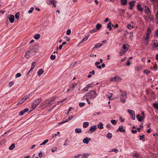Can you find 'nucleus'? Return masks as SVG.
<instances>
[{
	"label": "nucleus",
	"mask_w": 158,
	"mask_h": 158,
	"mask_svg": "<svg viewBox=\"0 0 158 158\" xmlns=\"http://www.w3.org/2000/svg\"><path fill=\"white\" fill-rule=\"evenodd\" d=\"M145 12L146 14H148L150 12V10L149 8L147 7V6H145Z\"/></svg>",
	"instance_id": "a211bd4d"
},
{
	"label": "nucleus",
	"mask_w": 158,
	"mask_h": 158,
	"mask_svg": "<svg viewBox=\"0 0 158 158\" xmlns=\"http://www.w3.org/2000/svg\"><path fill=\"white\" fill-rule=\"evenodd\" d=\"M43 156V154L41 152H39V156L41 158Z\"/></svg>",
	"instance_id": "680f3d73"
},
{
	"label": "nucleus",
	"mask_w": 158,
	"mask_h": 158,
	"mask_svg": "<svg viewBox=\"0 0 158 158\" xmlns=\"http://www.w3.org/2000/svg\"><path fill=\"white\" fill-rule=\"evenodd\" d=\"M102 27V25L99 23H98L96 26V29L97 30H99Z\"/></svg>",
	"instance_id": "6ab92c4d"
},
{
	"label": "nucleus",
	"mask_w": 158,
	"mask_h": 158,
	"mask_svg": "<svg viewBox=\"0 0 158 158\" xmlns=\"http://www.w3.org/2000/svg\"><path fill=\"white\" fill-rule=\"evenodd\" d=\"M79 105L80 107H82L85 105V103L84 102H80Z\"/></svg>",
	"instance_id": "79ce46f5"
},
{
	"label": "nucleus",
	"mask_w": 158,
	"mask_h": 158,
	"mask_svg": "<svg viewBox=\"0 0 158 158\" xmlns=\"http://www.w3.org/2000/svg\"><path fill=\"white\" fill-rule=\"evenodd\" d=\"M39 47H38V45H35L33 47V49H35V50H37L38 49Z\"/></svg>",
	"instance_id": "8fccbe9b"
},
{
	"label": "nucleus",
	"mask_w": 158,
	"mask_h": 158,
	"mask_svg": "<svg viewBox=\"0 0 158 158\" xmlns=\"http://www.w3.org/2000/svg\"><path fill=\"white\" fill-rule=\"evenodd\" d=\"M29 109L28 108H26L25 109H24L23 110V112L24 113L28 111H29Z\"/></svg>",
	"instance_id": "bf43d9fd"
},
{
	"label": "nucleus",
	"mask_w": 158,
	"mask_h": 158,
	"mask_svg": "<svg viewBox=\"0 0 158 158\" xmlns=\"http://www.w3.org/2000/svg\"><path fill=\"white\" fill-rule=\"evenodd\" d=\"M98 128L101 129L103 128V127L102 123L101 122L98 125Z\"/></svg>",
	"instance_id": "4be33fe9"
},
{
	"label": "nucleus",
	"mask_w": 158,
	"mask_h": 158,
	"mask_svg": "<svg viewBox=\"0 0 158 158\" xmlns=\"http://www.w3.org/2000/svg\"><path fill=\"white\" fill-rule=\"evenodd\" d=\"M40 102L41 99H37L33 102L31 106L32 110H34L36 108Z\"/></svg>",
	"instance_id": "f03ea898"
},
{
	"label": "nucleus",
	"mask_w": 158,
	"mask_h": 158,
	"mask_svg": "<svg viewBox=\"0 0 158 158\" xmlns=\"http://www.w3.org/2000/svg\"><path fill=\"white\" fill-rule=\"evenodd\" d=\"M57 148L56 147H55L53 148L52 149V152H54L55 151L57 150Z\"/></svg>",
	"instance_id": "a18cd8bd"
},
{
	"label": "nucleus",
	"mask_w": 158,
	"mask_h": 158,
	"mask_svg": "<svg viewBox=\"0 0 158 158\" xmlns=\"http://www.w3.org/2000/svg\"><path fill=\"white\" fill-rule=\"evenodd\" d=\"M36 65V62L35 61H33L31 64V68L34 69V67Z\"/></svg>",
	"instance_id": "e433bc0d"
},
{
	"label": "nucleus",
	"mask_w": 158,
	"mask_h": 158,
	"mask_svg": "<svg viewBox=\"0 0 158 158\" xmlns=\"http://www.w3.org/2000/svg\"><path fill=\"white\" fill-rule=\"evenodd\" d=\"M110 20V19L107 18H106V19L104 21V22L105 23H106V22H107V21H109V20Z\"/></svg>",
	"instance_id": "338daca9"
},
{
	"label": "nucleus",
	"mask_w": 158,
	"mask_h": 158,
	"mask_svg": "<svg viewBox=\"0 0 158 158\" xmlns=\"http://www.w3.org/2000/svg\"><path fill=\"white\" fill-rule=\"evenodd\" d=\"M128 111L131 116V118L132 119L135 120V116L134 111L131 110H128Z\"/></svg>",
	"instance_id": "7ed1b4c3"
},
{
	"label": "nucleus",
	"mask_w": 158,
	"mask_h": 158,
	"mask_svg": "<svg viewBox=\"0 0 158 158\" xmlns=\"http://www.w3.org/2000/svg\"><path fill=\"white\" fill-rule=\"evenodd\" d=\"M24 114V113L23 112V110H22L21 111H20L19 113V116H22L23 115V114Z\"/></svg>",
	"instance_id": "13d9d810"
},
{
	"label": "nucleus",
	"mask_w": 158,
	"mask_h": 158,
	"mask_svg": "<svg viewBox=\"0 0 158 158\" xmlns=\"http://www.w3.org/2000/svg\"><path fill=\"white\" fill-rule=\"evenodd\" d=\"M119 79L120 80L121 78L118 76H115L114 78H110V80L113 81H118Z\"/></svg>",
	"instance_id": "20e7f679"
},
{
	"label": "nucleus",
	"mask_w": 158,
	"mask_h": 158,
	"mask_svg": "<svg viewBox=\"0 0 158 158\" xmlns=\"http://www.w3.org/2000/svg\"><path fill=\"white\" fill-rule=\"evenodd\" d=\"M156 35L158 37V30L155 32Z\"/></svg>",
	"instance_id": "774afa93"
},
{
	"label": "nucleus",
	"mask_w": 158,
	"mask_h": 158,
	"mask_svg": "<svg viewBox=\"0 0 158 158\" xmlns=\"http://www.w3.org/2000/svg\"><path fill=\"white\" fill-rule=\"evenodd\" d=\"M97 128L96 126H93L90 127V129L89 131H91L92 132H94L96 130Z\"/></svg>",
	"instance_id": "1a4fd4ad"
},
{
	"label": "nucleus",
	"mask_w": 158,
	"mask_h": 158,
	"mask_svg": "<svg viewBox=\"0 0 158 158\" xmlns=\"http://www.w3.org/2000/svg\"><path fill=\"white\" fill-rule=\"evenodd\" d=\"M83 156L82 157V158H87L88 157V154L86 153H84L83 154Z\"/></svg>",
	"instance_id": "37998d69"
},
{
	"label": "nucleus",
	"mask_w": 158,
	"mask_h": 158,
	"mask_svg": "<svg viewBox=\"0 0 158 158\" xmlns=\"http://www.w3.org/2000/svg\"><path fill=\"white\" fill-rule=\"evenodd\" d=\"M15 144L14 143H12L11 145L9 147V149L10 150H12L15 147Z\"/></svg>",
	"instance_id": "a878e982"
},
{
	"label": "nucleus",
	"mask_w": 158,
	"mask_h": 158,
	"mask_svg": "<svg viewBox=\"0 0 158 158\" xmlns=\"http://www.w3.org/2000/svg\"><path fill=\"white\" fill-rule=\"evenodd\" d=\"M153 106L156 109L158 110V103H155L153 104Z\"/></svg>",
	"instance_id": "c85d7f7f"
},
{
	"label": "nucleus",
	"mask_w": 158,
	"mask_h": 158,
	"mask_svg": "<svg viewBox=\"0 0 158 158\" xmlns=\"http://www.w3.org/2000/svg\"><path fill=\"white\" fill-rule=\"evenodd\" d=\"M133 156L134 157H136V158H138L139 157V155L136 153H134L133 155Z\"/></svg>",
	"instance_id": "6e6d98bb"
},
{
	"label": "nucleus",
	"mask_w": 158,
	"mask_h": 158,
	"mask_svg": "<svg viewBox=\"0 0 158 158\" xmlns=\"http://www.w3.org/2000/svg\"><path fill=\"white\" fill-rule=\"evenodd\" d=\"M33 10H34L33 7L31 8V9L30 10H29L28 11L29 13L30 14V13H31L32 12Z\"/></svg>",
	"instance_id": "de8ad7c7"
},
{
	"label": "nucleus",
	"mask_w": 158,
	"mask_h": 158,
	"mask_svg": "<svg viewBox=\"0 0 158 158\" xmlns=\"http://www.w3.org/2000/svg\"><path fill=\"white\" fill-rule=\"evenodd\" d=\"M150 71L148 70H145L143 71V73L147 74H148V73H150Z\"/></svg>",
	"instance_id": "ea45409f"
},
{
	"label": "nucleus",
	"mask_w": 158,
	"mask_h": 158,
	"mask_svg": "<svg viewBox=\"0 0 158 158\" xmlns=\"http://www.w3.org/2000/svg\"><path fill=\"white\" fill-rule=\"evenodd\" d=\"M40 37V35L39 34H37L35 35L34 37V38L36 40H38Z\"/></svg>",
	"instance_id": "5701e85b"
},
{
	"label": "nucleus",
	"mask_w": 158,
	"mask_h": 158,
	"mask_svg": "<svg viewBox=\"0 0 158 158\" xmlns=\"http://www.w3.org/2000/svg\"><path fill=\"white\" fill-rule=\"evenodd\" d=\"M19 13L18 12L16 13L15 15V18L17 19H19Z\"/></svg>",
	"instance_id": "2f4dec72"
},
{
	"label": "nucleus",
	"mask_w": 158,
	"mask_h": 158,
	"mask_svg": "<svg viewBox=\"0 0 158 158\" xmlns=\"http://www.w3.org/2000/svg\"><path fill=\"white\" fill-rule=\"evenodd\" d=\"M30 52V51H27L26 52V54L25 55V56L26 57L28 58L30 56L29 55V53Z\"/></svg>",
	"instance_id": "c756f323"
},
{
	"label": "nucleus",
	"mask_w": 158,
	"mask_h": 158,
	"mask_svg": "<svg viewBox=\"0 0 158 158\" xmlns=\"http://www.w3.org/2000/svg\"><path fill=\"white\" fill-rule=\"evenodd\" d=\"M127 27L129 29H131L133 27V26L131 24H128L127 26Z\"/></svg>",
	"instance_id": "a19ab883"
},
{
	"label": "nucleus",
	"mask_w": 158,
	"mask_h": 158,
	"mask_svg": "<svg viewBox=\"0 0 158 158\" xmlns=\"http://www.w3.org/2000/svg\"><path fill=\"white\" fill-rule=\"evenodd\" d=\"M54 2V0H47V3L48 5L51 4H52V3H53Z\"/></svg>",
	"instance_id": "aec40b11"
},
{
	"label": "nucleus",
	"mask_w": 158,
	"mask_h": 158,
	"mask_svg": "<svg viewBox=\"0 0 158 158\" xmlns=\"http://www.w3.org/2000/svg\"><path fill=\"white\" fill-rule=\"evenodd\" d=\"M73 118V115H71L70 117H69L68 119H67L65 121H62L61 122L59 123V125H60L64 123L65 122H68L70 121V120L72 119Z\"/></svg>",
	"instance_id": "0eeeda50"
},
{
	"label": "nucleus",
	"mask_w": 158,
	"mask_h": 158,
	"mask_svg": "<svg viewBox=\"0 0 158 158\" xmlns=\"http://www.w3.org/2000/svg\"><path fill=\"white\" fill-rule=\"evenodd\" d=\"M136 118L138 120L139 122H141L142 120H143L141 116L139 114H138L137 115Z\"/></svg>",
	"instance_id": "f8f14e48"
},
{
	"label": "nucleus",
	"mask_w": 158,
	"mask_h": 158,
	"mask_svg": "<svg viewBox=\"0 0 158 158\" xmlns=\"http://www.w3.org/2000/svg\"><path fill=\"white\" fill-rule=\"evenodd\" d=\"M24 102V100H23V99L22 98L19 101L18 104H22Z\"/></svg>",
	"instance_id": "58836bf2"
},
{
	"label": "nucleus",
	"mask_w": 158,
	"mask_h": 158,
	"mask_svg": "<svg viewBox=\"0 0 158 158\" xmlns=\"http://www.w3.org/2000/svg\"><path fill=\"white\" fill-rule=\"evenodd\" d=\"M100 64V62H95V64L97 68L99 69H101V66L99 65V64Z\"/></svg>",
	"instance_id": "4468645a"
},
{
	"label": "nucleus",
	"mask_w": 158,
	"mask_h": 158,
	"mask_svg": "<svg viewBox=\"0 0 158 158\" xmlns=\"http://www.w3.org/2000/svg\"><path fill=\"white\" fill-rule=\"evenodd\" d=\"M21 73H18L16 74V75L15 76V77L16 78L19 77H20V76H21Z\"/></svg>",
	"instance_id": "09e8293b"
},
{
	"label": "nucleus",
	"mask_w": 158,
	"mask_h": 158,
	"mask_svg": "<svg viewBox=\"0 0 158 158\" xmlns=\"http://www.w3.org/2000/svg\"><path fill=\"white\" fill-rule=\"evenodd\" d=\"M140 138L139 139L140 140H144L145 137V135H140L139 136Z\"/></svg>",
	"instance_id": "473e14b6"
},
{
	"label": "nucleus",
	"mask_w": 158,
	"mask_h": 158,
	"mask_svg": "<svg viewBox=\"0 0 158 158\" xmlns=\"http://www.w3.org/2000/svg\"><path fill=\"white\" fill-rule=\"evenodd\" d=\"M102 44L98 43L96 44L93 49H94L95 48H98L102 46Z\"/></svg>",
	"instance_id": "6e6552de"
},
{
	"label": "nucleus",
	"mask_w": 158,
	"mask_h": 158,
	"mask_svg": "<svg viewBox=\"0 0 158 158\" xmlns=\"http://www.w3.org/2000/svg\"><path fill=\"white\" fill-rule=\"evenodd\" d=\"M137 7L139 10L141 11H142L143 8L141 7V5L140 4H138L137 5Z\"/></svg>",
	"instance_id": "bb28decb"
},
{
	"label": "nucleus",
	"mask_w": 158,
	"mask_h": 158,
	"mask_svg": "<svg viewBox=\"0 0 158 158\" xmlns=\"http://www.w3.org/2000/svg\"><path fill=\"white\" fill-rule=\"evenodd\" d=\"M29 97V95H27L25 96H24L23 98H22L24 100V101H25L26 100H27V99Z\"/></svg>",
	"instance_id": "4c0bfd02"
},
{
	"label": "nucleus",
	"mask_w": 158,
	"mask_h": 158,
	"mask_svg": "<svg viewBox=\"0 0 158 158\" xmlns=\"http://www.w3.org/2000/svg\"><path fill=\"white\" fill-rule=\"evenodd\" d=\"M14 84V82L13 81H11L9 83V85L10 87L12 85Z\"/></svg>",
	"instance_id": "603ef678"
},
{
	"label": "nucleus",
	"mask_w": 158,
	"mask_h": 158,
	"mask_svg": "<svg viewBox=\"0 0 158 158\" xmlns=\"http://www.w3.org/2000/svg\"><path fill=\"white\" fill-rule=\"evenodd\" d=\"M8 19L10 23H13L15 19L14 15H10L9 17H8Z\"/></svg>",
	"instance_id": "39448f33"
},
{
	"label": "nucleus",
	"mask_w": 158,
	"mask_h": 158,
	"mask_svg": "<svg viewBox=\"0 0 158 158\" xmlns=\"http://www.w3.org/2000/svg\"><path fill=\"white\" fill-rule=\"evenodd\" d=\"M111 122L113 125H115L117 123V121L116 120L114 119H112L111 120Z\"/></svg>",
	"instance_id": "f704fd0d"
},
{
	"label": "nucleus",
	"mask_w": 158,
	"mask_h": 158,
	"mask_svg": "<svg viewBox=\"0 0 158 158\" xmlns=\"http://www.w3.org/2000/svg\"><path fill=\"white\" fill-rule=\"evenodd\" d=\"M121 4L122 5H125L127 3V0H120Z\"/></svg>",
	"instance_id": "f3484780"
},
{
	"label": "nucleus",
	"mask_w": 158,
	"mask_h": 158,
	"mask_svg": "<svg viewBox=\"0 0 158 158\" xmlns=\"http://www.w3.org/2000/svg\"><path fill=\"white\" fill-rule=\"evenodd\" d=\"M107 28H109V30L110 31H111L112 29V28L111 27V26L109 25V24H107Z\"/></svg>",
	"instance_id": "3c124183"
},
{
	"label": "nucleus",
	"mask_w": 158,
	"mask_h": 158,
	"mask_svg": "<svg viewBox=\"0 0 158 158\" xmlns=\"http://www.w3.org/2000/svg\"><path fill=\"white\" fill-rule=\"evenodd\" d=\"M83 98H84V99H85L86 100L88 103L89 104H90V102L89 100V99L88 97H87V96H84Z\"/></svg>",
	"instance_id": "cd10ccee"
},
{
	"label": "nucleus",
	"mask_w": 158,
	"mask_h": 158,
	"mask_svg": "<svg viewBox=\"0 0 158 158\" xmlns=\"http://www.w3.org/2000/svg\"><path fill=\"white\" fill-rule=\"evenodd\" d=\"M121 101L123 103L125 101V98L123 97H121Z\"/></svg>",
	"instance_id": "c03bdc74"
},
{
	"label": "nucleus",
	"mask_w": 158,
	"mask_h": 158,
	"mask_svg": "<svg viewBox=\"0 0 158 158\" xmlns=\"http://www.w3.org/2000/svg\"><path fill=\"white\" fill-rule=\"evenodd\" d=\"M71 32V30L70 29H68L67 31L66 34L67 35H69Z\"/></svg>",
	"instance_id": "49530a36"
},
{
	"label": "nucleus",
	"mask_w": 158,
	"mask_h": 158,
	"mask_svg": "<svg viewBox=\"0 0 158 158\" xmlns=\"http://www.w3.org/2000/svg\"><path fill=\"white\" fill-rule=\"evenodd\" d=\"M75 131L76 133H81L82 131L81 128H76L75 130Z\"/></svg>",
	"instance_id": "2eb2a0df"
},
{
	"label": "nucleus",
	"mask_w": 158,
	"mask_h": 158,
	"mask_svg": "<svg viewBox=\"0 0 158 158\" xmlns=\"http://www.w3.org/2000/svg\"><path fill=\"white\" fill-rule=\"evenodd\" d=\"M135 2V1H133L132 2H130L129 3L130 4V6L129 7V9L130 10H131L133 8V6L134 5V2Z\"/></svg>",
	"instance_id": "ddd939ff"
},
{
	"label": "nucleus",
	"mask_w": 158,
	"mask_h": 158,
	"mask_svg": "<svg viewBox=\"0 0 158 158\" xmlns=\"http://www.w3.org/2000/svg\"><path fill=\"white\" fill-rule=\"evenodd\" d=\"M77 85V84H73L70 86V89H71V90H73L75 88V87Z\"/></svg>",
	"instance_id": "b1692460"
},
{
	"label": "nucleus",
	"mask_w": 158,
	"mask_h": 158,
	"mask_svg": "<svg viewBox=\"0 0 158 158\" xmlns=\"http://www.w3.org/2000/svg\"><path fill=\"white\" fill-rule=\"evenodd\" d=\"M154 46L155 47H158V44L156 43H154Z\"/></svg>",
	"instance_id": "69168bd1"
},
{
	"label": "nucleus",
	"mask_w": 158,
	"mask_h": 158,
	"mask_svg": "<svg viewBox=\"0 0 158 158\" xmlns=\"http://www.w3.org/2000/svg\"><path fill=\"white\" fill-rule=\"evenodd\" d=\"M107 137L109 139H111L112 137V134L110 133H109L107 135Z\"/></svg>",
	"instance_id": "7c9ffc66"
},
{
	"label": "nucleus",
	"mask_w": 158,
	"mask_h": 158,
	"mask_svg": "<svg viewBox=\"0 0 158 158\" xmlns=\"http://www.w3.org/2000/svg\"><path fill=\"white\" fill-rule=\"evenodd\" d=\"M127 94L126 92L125 91H124L122 92V93L121 94V97H126Z\"/></svg>",
	"instance_id": "393cba45"
},
{
	"label": "nucleus",
	"mask_w": 158,
	"mask_h": 158,
	"mask_svg": "<svg viewBox=\"0 0 158 158\" xmlns=\"http://www.w3.org/2000/svg\"><path fill=\"white\" fill-rule=\"evenodd\" d=\"M131 131L132 133H136L137 132L136 130H131Z\"/></svg>",
	"instance_id": "0e129e2a"
},
{
	"label": "nucleus",
	"mask_w": 158,
	"mask_h": 158,
	"mask_svg": "<svg viewBox=\"0 0 158 158\" xmlns=\"http://www.w3.org/2000/svg\"><path fill=\"white\" fill-rule=\"evenodd\" d=\"M125 53V52L124 51H123L122 52H119V55L120 56H122L123 55V54H124Z\"/></svg>",
	"instance_id": "052dcab7"
},
{
	"label": "nucleus",
	"mask_w": 158,
	"mask_h": 158,
	"mask_svg": "<svg viewBox=\"0 0 158 158\" xmlns=\"http://www.w3.org/2000/svg\"><path fill=\"white\" fill-rule=\"evenodd\" d=\"M97 30L96 29H93L91 31L90 33H93L94 32L97 31Z\"/></svg>",
	"instance_id": "e2e57ef3"
},
{
	"label": "nucleus",
	"mask_w": 158,
	"mask_h": 158,
	"mask_svg": "<svg viewBox=\"0 0 158 158\" xmlns=\"http://www.w3.org/2000/svg\"><path fill=\"white\" fill-rule=\"evenodd\" d=\"M112 26L114 27V28H116L118 27V24H116L115 25H111Z\"/></svg>",
	"instance_id": "4d7b16f0"
},
{
	"label": "nucleus",
	"mask_w": 158,
	"mask_h": 158,
	"mask_svg": "<svg viewBox=\"0 0 158 158\" xmlns=\"http://www.w3.org/2000/svg\"><path fill=\"white\" fill-rule=\"evenodd\" d=\"M44 72V70L42 69H40L38 72L37 74L39 76H40Z\"/></svg>",
	"instance_id": "9b49d317"
},
{
	"label": "nucleus",
	"mask_w": 158,
	"mask_h": 158,
	"mask_svg": "<svg viewBox=\"0 0 158 158\" xmlns=\"http://www.w3.org/2000/svg\"><path fill=\"white\" fill-rule=\"evenodd\" d=\"M123 126H119L118 129L117 130V131H118L119 130V131L121 132H125V130L123 129Z\"/></svg>",
	"instance_id": "9d476101"
},
{
	"label": "nucleus",
	"mask_w": 158,
	"mask_h": 158,
	"mask_svg": "<svg viewBox=\"0 0 158 158\" xmlns=\"http://www.w3.org/2000/svg\"><path fill=\"white\" fill-rule=\"evenodd\" d=\"M151 32V31L149 29V28H148V29L147 32L146 33V35H149V34H150Z\"/></svg>",
	"instance_id": "5fc2aeb1"
},
{
	"label": "nucleus",
	"mask_w": 158,
	"mask_h": 158,
	"mask_svg": "<svg viewBox=\"0 0 158 158\" xmlns=\"http://www.w3.org/2000/svg\"><path fill=\"white\" fill-rule=\"evenodd\" d=\"M48 139L45 140V141H44L42 143L40 144V145H42L45 144L46 143H47L48 142Z\"/></svg>",
	"instance_id": "c9c22d12"
},
{
	"label": "nucleus",
	"mask_w": 158,
	"mask_h": 158,
	"mask_svg": "<svg viewBox=\"0 0 158 158\" xmlns=\"http://www.w3.org/2000/svg\"><path fill=\"white\" fill-rule=\"evenodd\" d=\"M89 35H88L87 36H86L85 38H84L81 41V42L80 43V44H81V43H83L84 41H86L88 38V36Z\"/></svg>",
	"instance_id": "412c9836"
},
{
	"label": "nucleus",
	"mask_w": 158,
	"mask_h": 158,
	"mask_svg": "<svg viewBox=\"0 0 158 158\" xmlns=\"http://www.w3.org/2000/svg\"><path fill=\"white\" fill-rule=\"evenodd\" d=\"M141 113H142L141 117H142V118H143V119L145 118L144 112L143 111Z\"/></svg>",
	"instance_id": "864d4df0"
},
{
	"label": "nucleus",
	"mask_w": 158,
	"mask_h": 158,
	"mask_svg": "<svg viewBox=\"0 0 158 158\" xmlns=\"http://www.w3.org/2000/svg\"><path fill=\"white\" fill-rule=\"evenodd\" d=\"M91 140L90 138H88V137L85 138L83 140V143L86 144H88L89 142Z\"/></svg>",
	"instance_id": "423d86ee"
},
{
	"label": "nucleus",
	"mask_w": 158,
	"mask_h": 158,
	"mask_svg": "<svg viewBox=\"0 0 158 158\" xmlns=\"http://www.w3.org/2000/svg\"><path fill=\"white\" fill-rule=\"evenodd\" d=\"M56 58V56L54 55H52L50 56V59L52 60H54Z\"/></svg>",
	"instance_id": "72a5a7b5"
},
{
	"label": "nucleus",
	"mask_w": 158,
	"mask_h": 158,
	"mask_svg": "<svg viewBox=\"0 0 158 158\" xmlns=\"http://www.w3.org/2000/svg\"><path fill=\"white\" fill-rule=\"evenodd\" d=\"M89 124L88 122H85L83 123V127L84 128H86L87 127Z\"/></svg>",
	"instance_id": "dca6fc26"
},
{
	"label": "nucleus",
	"mask_w": 158,
	"mask_h": 158,
	"mask_svg": "<svg viewBox=\"0 0 158 158\" xmlns=\"http://www.w3.org/2000/svg\"><path fill=\"white\" fill-rule=\"evenodd\" d=\"M97 95V93L95 91L90 90L89 92L87 93L85 96H87L89 99H91L95 98Z\"/></svg>",
	"instance_id": "f257e3e1"
}]
</instances>
